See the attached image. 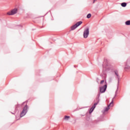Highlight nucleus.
I'll return each instance as SVG.
<instances>
[{
	"instance_id": "obj_1",
	"label": "nucleus",
	"mask_w": 130,
	"mask_h": 130,
	"mask_svg": "<svg viewBox=\"0 0 130 130\" xmlns=\"http://www.w3.org/2000/svg\"><path fill=\"white\" fill-rule=\"evenodd\" d=\"M103 69L104 71H110L113 69V66L109 63V61L105 59L103 64Z\"/></svg>"
},
{
	"instance_id": "obj_2",
	"label": "nucleus",
	"mask_w": 130,
	"mask_h": 130,
	"mask_svg": "<svg viewBox=\"0 0 130 130\" xmlns=\"http://www.w3.org/2000/svg\"><path fill=\"white\" fill-rule=\"evenodd\" d=\"M25 105L23 108L22 111L20 113V117H23L24 115H26L27 112H28V109H29V107L27 105V103L24 102L23 103L22 105Z\"/></svg>"
},
{
	"instance_id": "obj_3",
	"label": "nucleus",
	"mask_w": 130,
	"mask_h": 130,
	"mask_svg": "<svg viewBox=\"0 0 130 130\" xmlns=\"http://www.w3.org/2000/svg\"><path fill=\"white\" fill-rule=\"evenodd\" d=\"M89 27H86L84 29V31L83 32V37L84 38H88L89 36Z\"/></svg>"
},
{
	"instance_id": "obj_4",
	"label": "nucleus",
	"mask_w": 130,
	"mask_h": 130,
	"mask_svg": "<svg viewBox=\"0 0 130 130\" xmlns=\"http://www.w3.org/2000/svg\"><path fill=\"white\" fill-rule=\"evenodd\" d=\"M17 13H18V9L14 8L11 11L8 12L7 15H9V16H12L17 14Z\"/></svg>"
},
{
	"instance_id": "obj_5",
	"label": "nucleus",
	"mask_w": 130,
	"mask_h": 130,
	"mask_svg": "<svg viewBox=\"0 0 130 130\" xmlns=\"http://www.w3.org/2000/svg\"><path fill=\"white\" fill-rule=\"evenodd\" d=\"M82 23H83L82 21L78 22L75 25H74L71 27V30H75V29H77V28H78V27H79V26H80V25H81Z\"/></svg>"
},
{
	"instance_id": "obj_6",
	"label": "nucleus",
	"mask_w": 130,
	"mask_h": 130,
	"mask_svg": "<svg viewBox=\"0 0 130 130\" xmlns=\"http://www.w3.org/2000/svg\"><path fill=\"white\" fill-rule=\"evenodd\" d=\"M106 89H107V84H105L103 86L100 87V92L101 93H104L105 91H106Z\"/></svg>"
},
{
	"instance_id": "obj_7",
	"label": "nucleus",
	"mask_w": 130,
	"mask_h": 130,
	"mask_svg": "<svg viewBox=\"0 0 130 130\" xmlns=\"http://www.w3.org/2000/svg\"><path fill=\"white\" fill-rule=\"evenodd\" d=\"M115 98V96L112 99V102L110 103L108 107H106L104 109V112H106V111H108L109 110V106H113V99Z\"/></svg>"
},
{
	"instance_id": "obj_8",
	"label": "nucleus",
	"mask_w": 130,
	"mask_h": 130,
	"mask_svg": "<svg viewBox=\"0 0 130 130\" xmlns=\"http://www.w3.org/2000/svg\"><path fill=\"white\" fill-rule=\"evenodd\" d=\"M124 69H130V59H128L125 64Z\"/></svg>"
},
{
	"instance_id": "obj_9",
	"label": "nucleus",
	"mask_w": 130,
	"mask_h": 130,
	"mask_svg": "<svg viewBox=\"0 0 130 130\" xmlns=\"http://www.w3.org/2000/svg\"><path fill=\"white\" fill-rule=\"evenodd\" d=\"M114 73H115V75L116 76L117 79H118V83H119V75L118 74V71L117 70H115L114 71Z\"/></svg>"
},
{
	"instance_id": "obj_10",
	"label": "nucleus",
	"mask_w": 130,
	"mask_h": 130,
	"mask_svg": "<svg viewBox=\"0 0 130 130\" xmlns=\"http://www.w3.org/2000/svg\"><path fill=\"white\" fill-rule=\"evenodd\" d=\"M96 101H97V102L95 103L94 104V105L91 108H93V110L95 109V108L96 107V105H97V104H98V103H99V101H100V100H99V98H96Z\"/></svg>"
},
{
	"instance_id": "obj_11",
	"label": "nucleus",
	"mask_w": 130,
	"mask_h": 130,
	"mask_svg": "<svg viewBox=\"0 0 130 130\" xmlns=\"http://www.w3.org/2000/svg\"><path fill=\"white\" fill-rule=\"evenodd\" d=\"M96 101H97V102L95 103L94 104V105L91 108H93V110L95 109V108L96 107V105H97V104H98V103H99V101H100V100H99V98H96Z\"/></svg>"
},
{
	"instance_id": "obj_12",
	"label": "nucleus",
	"mask_w": 130,
	"mask_h": 130,
	"mask_svg": "<svg viewBox=\"0 0 130 130\" xmlns=\"http://www.w3.org/2000/svg\"><path fill=\"white\" fill-rule=\"evenodd\" d=\"M121 6L123 7V8H125L126 7V3H122L121 4Z\"/></svg>"
},
{
	"instance_id": "obj_13",
	"label": "nucleus",
	"mask_w": 130,
	"mask_h": 130,
	"mask_svg": "<svg viewBox=\"0 0 130 130\" xmlns=\"http://www.w3.org/2000/svg\"><path fill=\"white\" fill-rule=\"evenodd\" d=\"M70 116H65L64 119H65V120H69V119H70Z\"/></svg>"
},
{
	"instance_id": "obj_14",
	"label": "nucleus",
	"mask_w": 130,
	"mask_h": 130,
	"mask_svg": "<svg viewBox=\"0 0 130 130\" xmlns=\"http://www.w3.org/2000/svg\"><path fill=\"white\" fill-rule=\"evenodd\" d=\"M125 25H127V26L130 25V20H127L125 22Z\"/></svg>"
},
{
	"instance_id": "obj_15",
	"label": "nucleus",
	"mask_w": 130,
	"mask_h": 130,
	"mask_svg": "<svg viewBox=\"0 0 130 130\" xmlns=\"http://www.w3.org/2000/svg\"><path fill=\"white\" fill-rule=\"evenodd\" d=\"M93 110H94V108H91L90 110H89V113H91V112H93Z\"/></svg>"
},
{
	"instance_id": "obj_16",
	"label": "nucleus",
	"mask_w": 130,
	"mask_h": 130,
	"mask_svg": "<svg viewBox=\"0 0 130 130\" xmlns=\"http://www.w3.org/2000/svg\"><path fill=\"white\" fill-rule=\"evenodd\" d=\"M87 19H90V18H91V14L89 13V14L87 15Z\"/></svg>"
},
{
	"instance_id": "obj_17",
	"label": "nucleus",
	"mask_w": 130,
	"mask_h": 130,
	"mask_svg": "<svg viewBox=\"0 0 130 130\" xmlns=\"http://www.w3.org/2000/svg\"><path fill=\"white\" fill-rule=\"evenodd\" d=\"M104 83V80H103L101 81V84H103Z\"/></svg>"
},
{
	"instance_id": "obj_18",
	"label": "nucleus",
	"mask_w": 130,
	"mask_h": 130,
	"mask_svg": "<svg viewBox=\"0 0 130 130\" xmlns=\"http://www.w3.org/2000/svg\"><path fill=\"white\" fill-rule=\"evenodd\" d=\"M96 1H97V0H93V3H95V2H96Z\"/></svg>"
},
{
	"instance_id": "obj_19",
	"label": "nucleus",
	"mask_w": 130,
	"mask_h": 130,
	"mask_svg": "<svg viewBox=\"0 0 130 130\" xmlns=\"http://www.w3.org/2000/svg\"><path fill=\"white\" fill-rule=\"evenodd\" d=\"M98 96H99H99H100V93H99V94H98Z\"/></svg>"
}]
</instances>
